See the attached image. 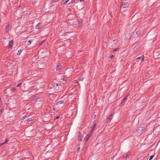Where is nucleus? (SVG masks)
Wrapping results in <instances>:
<instances>
[{
  "mask_svg": "<svg viewBox=\"0 0 160 160\" xmlns=\"http://www.w3.org/2000/svg\"><path fill=\"white\" fill-rule=\"evenodd\" d=\"M154 156V155H152L151 156L150 158L149 159V160H151L153 158Z\"/></svg>",
  "mask_w": 160,
  "mask_h": 160,
  "instance_id": "obj_17",
  "label": "nucleus"
},
{
  "mask_svg": "<svg viewBox=\"0 0 160 160\" xmlns=\"http://www.w3.org/2000/svg\"><path fill=\"white\" fill-rule=\"evenodd\" d=\"M11 28V25L8 24L6 27V31L7 32H8L10 30Z\"/></svg>",
  "mask_w": 160,
  "mask_h": 160,
  "instance_id": "obj_2",
  "label": "nucleus"
},
{
  "mask_svg": "<svg viewBox=\"0 0 160 160\" xmlns=\"http://www.w3.org/2000/svg\"><path fill=\"white\" fill-rule=\"evenodd\" d=\"M22 49L19 50L18 52L17 53V55H20L21 53V52L22 51Z\"/></svg>",
  "mask_w": 160,
  "mask_h": 160,
  "instance_id": "obj_11",
  "label": "nucleus"
},
{
  "mask_svg": "<svg viewBox=\"0 0 160 160\" xmlns=\"http://www.w3.org/2000/svg\"><path fill=\"white\" fill-rule=\"evenodd\" d=\"M91 134L90 133H88L87 135L86 136V137L84 138V140L85 141L87 142L88 140V139L89 137L91 136Z\"/></svg>",
  "mask_w": 160,
  "mask_h": 160,
  "instance_id": "obj_4",
  "label": "nucleus"
},
{
  "mask_svg": "<svg viewBox=\"0 0 160 160\" xmlns=\"http://www.w3.org/2000/svg\"><path fill=\"white\" fill-rule=\"evenodd\" d=\"M80 2H83L84 1V0H79Z\"/></svg>",
  "mask_w": 160,
  "mask_h": 160,
  "instance_id": "obj_32",
  "label": "nucleus"
},
{
  "mask_svg": "<svg viewBox=\"0 0 160 160\" xmlns=\"http://www.w3.org/2000/svg\"><path fill=\"white\" fill-rule=\"evenodd\" d=\"M56 86H58L60 85V84L59 83H56Z\"/></svg>",
  "mask_w": 160,
  "mask_h": 160,
  "instance_id": "obj_22",
  "label": "nucleus"
},
{
  "mask_svg": "<svg viewBox=\"0 0 160 160\" xmlns=\"http://www.w3.org/2000/svg\"><path fill=\"white\" fill-rule=\"evenodd\" d=\"M96 126V123H94L93 124V128H94H94Z\"/></svg>",
  "mask_w": 160,
  "mask_h": 160,
  "instance_id": "obj_20",
  "label": "nucleus"
},
{
  "mask_svg": "<svg viewBox=\"0 0 160 160\" xmlns=\"http://www.w3.org/2000/svg\"><path fill=\"white\" fill-rule=\"evenodd\" d=\"M96 116L95 115H93L92 116V117L94 118Z\"/></svg>",
  "mask_w": 160,
  "mask_h": 160,
  "instance_id": "obj_25",
  "label": "nucleus"
},
{
  "mask_svg": "<svg viewBox=\"0 0 160 160\" xmlns=\"http://www.w3.org/2000/svg\"><path fill=\"white\" fill-rule=\"evenodd\" d=\"M119 49H120V48H115V49L113 50V51H118Z\"/></svg>",
  "mask_w": 160,
  "mask_h": 160,
  "instance_id": "obj_16",
  "label": "nucleus"
},
{
  "mask_svg": "<svg viewBox=\"0 0 160 160\" xmlns=\"http://www.w3.org/2000/svg\"><path fill=\"white\" fill-rule=\"evenodd\" d=\"M143 129V127H140L137 129V131L140 133L142 130Z\"/></svg>",
  "mask_w": 160,
  "mask_h": 160,
  "instance_id": "obj_5",
  "label": "nucleus"
},
{
  "mask_svg": "<svg viewBox=\"0 0 160 160\" xmlns=\"http://www.w3.org/2000/svg\"><path fill=\"white\" fill-rule=\"evenodd\" d=\"M15 89H16V88H13L12 89V90H15Z\"/></svg>",
  "mask_w": 160,
  "mask_h": 160,
  "instance_id": "obj_27",
  "label": "nucleus"
},
{
  "mask_svg": "<svg viewBox=\"0 0 160 160\" xmlns=\"http://www.w3.org/2000/svg\"><path fill=\"white\" fill-rule=\"evenodd\" d=\"M32 40H30L28 41V42L29 43V45H30L32 42Z\"/></svg>",
  "mask_w": 160,
  "mask_h": 160,
  "instance_id": "obj_18",
  "label": "nucleus"
},
{
  "mask_svg": "<svg viewBox=\"0 0 160 160\" xmlns=\"http://www.w3.org/2000/svg\"><path fill=\"white\" fill-rule=\"evenodd\" d=\"M62 68V66L61 65H59V66H57L56 70H60Z\"/></svg>",
  "mask_w": 160,
  "mask_h": 160,
  "instance_id": "obj_6",
  "label": "nucleus"
},
{
  "mask_svg": "<svg viewBox=\"0 0 160 160\" xmlns=\"http://www.w3.org/2000/svg\"><path fill=\"white\" fill-rule=\"evenodd\" d=\"M13 44V40L10 41L9 42V48H12V47Z\"/></svg>",
  "mask_w": 160,
  "mask_h": 160,
  "instance_id": "obj_3",
  "label": "nucleus"
},
{
  "mask_svg": "<svg viewBox=\"0 0 160 160\" xmlns=\"http://www.w3.org/2000/svg\"><path fill=\"white\" fill-rule=\"evenodd\" d=\"M78 23H79V25L80 26H82V20H80L78 21Z\"/></svg>",
  "mask_w": 160,
  "mask_h": 160,
  "instance_id": "obj_9",
  "label": "nucleus"
},
{
  "mask_svg": "<svg viewBox=\"0 0 160 160\" xmlns=\"http://www.w3.org/2000/svg\"><path fill=\"white\" fill-rule=\"evenodd\" d=\"M54 2H56L57 0H53Z\"/></svg>",
  "mask_w": 160,
  "mask_h": 160,
  "instance_id": "obj_35",
  "label": "nucleus"
},
{
  "mask_svg": "<svg viewBox=\"0 0 160 160\" xmlns=\"http://www.w3.org/2000/svg\"><path fill=\"white\" fill-rule=\"evenodd\" d=\"M94 128H93L91 129V132H90V133L91 134V133L94 130Z\"/></svg>",
  "mask_w": 160,
  "mask_h": 160,
  "instance_id": "obj_21",
  "label": "nucleus"
},
{
  "mask_svg": "<svg viewBox=\"0 0 160 160\" xmlns=\"http://www.w3.org/2000/svg\"><path fill=\"white\" fill-rule=\"evenodd\" d=\"M28 121H31V120H30V119H28Z\"/></svg>",
  "mask_w": 160,
  "mask_h": 160,
  "instance_id": "obj_34",
  "label": "nucleus"
},
{
  "mask_svg": "<svg viewBox=\"0 0 160 160\" xmlns=\"http://www.w3.org/2000/svg\"><path fill=\"white\" fill-rule=\"evenodd\" d=\"M129 4L127 2H123L121 6V10L123 11H126L129 8Z\"/></svg>",
  "mask_w": 160,
  "mask_h": 160,
  "instance_id": "obj_1",
  "label": "nucleus"
},
{
  "mask_svg": "<svg viewBox=\"0 0 160 160\" xmlns=\"http://www.w3.org/2000/svg\"><path fill=\"white\" fill-rule=\"evenodd\" d=\"M112 115L111 114L108 117V120H110L112 119Z\"/></svg>",
  "mask_w": 160,
  "mask_h": 160,
  "instance_id": "obj_14",
  "label": "nucleus"
},
{
  "mask_svg": "<svg viewBox=\"0 0 160 160\" xmlns=\"http://www.w3.org/2000/svg\"><path fill=\"white\" fill-rule=\"evenodd\" d=\"M26 118V116H24L22 117V119L23 120V119H24Z\"/></svg>",
  "mask_w": 160,
  "mask_h": 160,
  "instance_id": "obj_19",
  "label": "nucleus"
},
{
  "mask_svg": "<svg viewBox=\"0 0 160 160\" xmlns=\"http://www.w3.org/2000/svg\"><path fill=\"white\" fill-rule=\"evenodd\" d=\"M144 57H138L137 58V59H141V61H142L144 59Z\"/></svg>",
  "mask_w": 160,
  "mask_h": 160,
  "instance_id": "obj_13",
  "label": "nucleus"
},
{
  "mask_svg": "<svg viewBox=\"0 0 160 160\" xmlns=\"http://www.w3.org/2000/svg\"><path fill=\"white\" fill-rule=\"evenodd\" d=\"M80 80L81 81H82L83 80V78H81L80 79Z\"/></svg>",
  "mask_w": 160,
  "mask_h": 160,
  "instance_id": "obj_31",
  "label": "nucleus"
},
{
  "mask_svg": "<svg viewBox=\"0 0 160 160\" xmlns=\"http://www.w3.org/2000/svg\"><path fill=\"white\" fill-rule=\"evenodd\" d=\"M113 57V55H112L111 56L110 58H112Z\"/></svg>",
  "mask_w": 160,
  "mask_h": 160,
  "instance_id": "obj_30",
  "label": "nucleus"
},
{
  "mask_svg": "<svg viewBox=\"0 0 160 160\" xmlns=\"http://www.w3.org/2000/svg\"><path fill=\"white\" fill-rule=\"evenodd\" d=\"M63 81H65V80H64V78H63Z\"/></svg>",
  "mask_w": 160,
  "mask_h": 160,
  "instance_id": "obj_37",
  "label": "nucleus"
},
{
  "mask_svg": "<svg viewBox=\"0 0 160 160\" xmlns=\"http://www.w3.org/2000/svg\"><path fill=\"white\" fill-rule=\"evenodd\" d=\"M136 33H137V34H138V32H136Z\"/></svg>",
  "mask_w": 160,
  "mask_h": 160,
  "instance_id": "obj_36",
  "label": "nucleus"
},
{
  "mask_svg": "<svg viewBox=\"0 0 160 160\" xmlns=\"http://www.w3.org/2000/svg\"><path fill=\"white\" fill-rule=\"evenodd\" d=\"M40 24V23H38L37 25L35 27V28L37 29L39 28V26Z\"/></svg>",
  "mask_w": 160,
  "mask_h": 160,
  "instance_id": "obj_10",
  "label": "nucleus"
},
{
  "mask_svg": "<svg viewBox=\"0 0 160 160\" xmlns=\"http://www.w3.org/2000/svg\"><path fill=\"white\" fill-rule=\"evenodd\" d=\"M82 136H79L78 137V140L79 141H82Z\"/></svg>",
  "mask_w": 160,
  "mask_h": 160,
  "instance_id": "obj_7",
  "label": "nucleus"
},
{
  "mask_svg": "<svg viewBox=\"0 0 160 160\" xmlns=\"http://www.w3.org/2000/svg\"><path fill=\"white\" fill-rule=\"evenodd\" d=\"M8 142V139H7L5 142H4L2 143L1 144H0V146L3 145L4 144H7V143Z\"/></svg>",
  "mask_w": 160,
  "mask_h": 160,
  "instance_id": "obj_8",
  "label": "nucleus"
},
{
  "mask_svg": "<svg viewBox=\"0 0 160 160\" xmlns=\"http://www.w3.org/2000/svg\"><path fill=\"white\" fill-rule=\"evenodd\" d=\"M59 117L58 116H57L55 118V119H58L59 118Z\"/></svg>",
  "mask_w": 160,
  "mask_h": 160,
  "instance_id": "obj_24",
  "label": "nucleus"
},
{
  "mask_svg": "<svg viewBox=\"0 0 160 160\" xmlns=\"http://www.w3.org/2000/svg\"><path fill=\"white\" fill-rule=\"evenodd\" d=\"M129 155V154H127L126 156V157H125V158H126Z\"/></svg>",
  "mask_w": 160,
  "mask_h": 160,
  "instance_id": "obj_26",
  "label": "nucleus"
},
{
  "mask_svg": "<svg viewBox=\"0 0 160 160\" xmlns=\"http://www.w3.org/2000/svg\"><path fill=\"white\" fill-rule=\"evenodd\" d=\"M63 103V101H60L58 102V104L59 105L60 104H62Z\"/></svg>",
  "mask_w": 160,
  "mask_h": 160,
  "instance_id": "obj_12",
  "label": "nucleus"
},
{
  "mask_svg": "<svg viewBox=\"0 0 160 160\" xmlns=\"http://www.w3.org/2000/svg\"><path fill=\"white\" fill-rule=\"evenodd\" d=\"M127 98V97H125L123 99H124V100H125Z\"/></svg>",
  "mask_w": 160,
  "mask_h": 160,
  "instance_id": "obj_28",
  "label": "nucleus"
},
{
  "mask_svg": "<svg viewBox=\"0 0 160 160\" xmlns=\"http://www.w3.org/2000/svg\"><path fill=\"white\" fill-rule=\"evenodd\" d=\"M80 149V147H78L77 148V149H78V151H79Z\"/></svg>",
  "mask_w": 160,
  "mask_h": 160,
  "instance_id": "obj_29",
  "label": "nucleus"
},
{
  "mask_svg": "<svg viewBox=\"0 0 160 160\" xmlns=\"http://www.w3.org/2000/svg\"><path fill=\"white\" fill-rule=\"evenodd\" d=\"M69 1V0H64L63 4L66 3Z\"/></svg>",
  "mask_w": 160,
  "mask_h": 160,
  "instance_id": "obj_15",
  "label": "nucleus"
},
{
  "mask_svg": "<svg viewBox=\"0 0 160 160\" xmlns=\"http://www.w3.org/2000/svg\"><path fill=\"white\" fill-rule=\"evenodd\" d=\"M123 157L124 158H125V157H126V156L124 155L123 156Z\"/></svg>",
  "mask_w": 160,
  "mask_h": 160,
  "instance_id": "obj_33",
  "label": "nucleus"
},
{
  "mask_svg": "<svg viewBox=\"0 0 160 160\" xmlns=\"http://www.w3.org/2000/svg\"><path fill=\"white\" fill-rule=\"evenodd\" d=\"M21 84H22V82H20L19 84L17 86V87H19Z\"/></svg>",
  "mask_w": 160,
  "mask_h": 160,
  "instance_id": "obj_23",
  "label": "nucleus"
}]
</instances>
